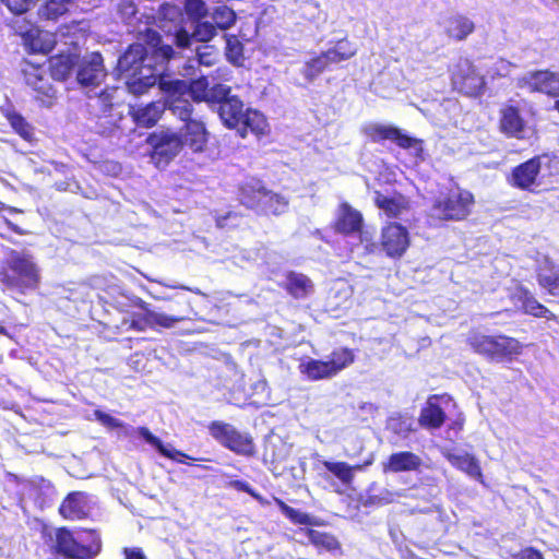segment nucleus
<instances>
[{
	"label": "nucleus",
	"instance_id": "obj_12",
	"mask_svg": "<svg viewBox=\"0 0 559 559\" xmlns=\"http://www.w3.org/2000/svg\"><path fill=\"white\" fill-rule=\"evenodd\" d=\"M555 158L543 153L520 163L507 175L508 185L521 191L533 192L540 185L539 175L543 165L549 166Z\"/></svg>",
	"mask_w": 559,
	"mask_h": 559
},
{
	"label": "nucleus",
	"instance_id": "obj_64",
	"mask_svg": "<svg viewBox=\"0 0 559 559\" xmlns=\"http://www.w3.org/2000/svg\"><path fill=\"white\" fill-rule=\"evenodd\" d=\"M0 334H7V329L2 324H0Z\"/></svg>",
	"mask_w": 559,
	"mask_h": 559
},
{
	"label": "nucleus",
	"instance_id": "obj_62",
	"mask_svg": "<svg viewBox=\"0 0 559 559\" xmlns=\"http://www.w3.org/2000/svg\"><path fill=\"white\" fill-rule=\"evenodd\" d=\"M552 108L559 114V97L555 100Z\"/></svg>",
	"mask_w": 559,
	"mask_h": 559
},
{
	"label": "nucleus",
	"instance_id": "obj_8",
	"mask_svg": "<svg viewBox=\"0 0 559 559\" xmlns=\"http://www.w3.org/2000/svg\"><path fill=\"white\" fill-rule=\"evenodd\" d=\"M474 204V194L455 186L433 200L430 216L439 222H461L471 215Z\"/></svg>",
	"mask_w": 559,
	"mask_h": 559
},
{
	"label": "nucleus",
	"instance_id": "obj_33",
	"mask_svg": "<svg viewBox=\"0 0 559 559\" xmlns=\"http://www.w3.org/2000/svg\"><path fill=\"white\" fill-rule=\"evenodd\" d=\"M300 532L308 537L309 543L318 552L335 554L342 549L338 538L330 532H322L311 527L301 528Z\"/></svg>",
	"mask_w": 559,
	"mask_h": 559
},
{
	"label": "nucleus",
	"instance_id": "obj_49",
	"mask_svg": "<svg viewBox=\"0 0 559 559\" xmlns=\"http://www.w3.org/2000/svg\"><path fill=\"white\" fill-rule=\"evenodd\" d=\"M37 0H2L7 8L14 14L27 12Z\"/></svg>",
	"mask_w": 559,
	"mask_h": 559
},
{
	"label": "nucleus",
	"instance_id": "obj_43",
	"mask_svg": "<svg viewBox=\"0 0 559 559\" xmlns=\"http://www.w3.org/2000/svg\"><path fill=\"white\" fill-rule=\"evenodd\" d=\"M226 59L234 66H241L243 61V46L236 35H225Z\"/></svg>",
	"mask_w": 559,
	"mask_h": 559
},
{
	"label": "nucleus",
	"instance_id": "obj_46",
	"mask_svg": "<svg viewBox=\"0 0 559 559\" xmlns=\"http://www.w3.org/2000/svg\"><path fill=\"white\" fill-rule=\"evenodd\" d=\"M216 35V27L211 22H195V26L193 28V37L198 41L207 43L213 39Z\"/></svg>",
	"mask_w": 559,
	"mask_h": 559
},
{
	"label": "nucleus",
	"instance_id": "obj_28",
	"mask_svg": "<svg viewBox=\"0 0 559 559\" xmlns=\"http://www.w3.org/2000/svg\"><path fill=\"white\" fill-rule=\"evenodd\" d=\"M373 203L389 218H399L404 212L409 211V199L399 191L392 195H385L381 191H374Z\"/></svg>",
	"mask_w": 559,
	"mask_h": 559
},
{
	"label": "nucleus",
	"instance_id": "obj_11",
	"mask_svg": "<svg viewBox=\"0 0 559 559\" xmlns=\"http://www.w3.org/2000/svg\"><path fill=\"white\" fill-rule=\"evenodd\" d=\"M210 435L225 449L237 455L251 457L257 453L255 443L249 433H242L233 425L213 420L207 425Z\"/></svg>",
	"mask_w": 559,
	"mask_h": 559
},
{
	"label": "nucleus",
	"instance_id": "obj_32",
	"mask_svg": "<svg viewBox=\"0 0 559 559\" xmlns=\"http://www.w3.org/2000/svg\"><path fill=\"white\" fill-rule=\"evenodd\" d=\"M445 459L456 469L465 473L480 484H485V477L478 459L468 452L447 453Z\"/></svg>",
	"mask_w": 559,
	"mask_h": 559
},
{
	"label": "nucleus",
	"instance_id": "obj_29",
	"mask_svg": "<svg viewBox=\"0 0 559 559\" xmlns=\"http://www.w3.org/2000/svg\"><path fill=\"white\" fill-rule=\"evenodd\" d=\"M166 105V102L155 100L146 105L133 106L129 114L138 127L152 128L162 118Z\"/></svg>",
	"mask_w": 559,
	"mask_h": 559
},
{
	"label": "nucleus",
	"instance_id": "obj_53",
	"mask_svg": "<svg viewBox=\"0 0 559 559\" xmlns=\"http://www.w3.org/2000/svg\"><path fill=\"white\" fill-rule=\"evenodd\" d=\"M512 559H545L542 551L534 547H525L512 555Z\"/></svg>",
	"mask_w": 559,
	"mask_h": 559
},
{
	"label": "nucleus",
	"instance_id": "obj_39",
	"mask_svg": "<svg viewBox=\"0 0 559 559\" xmlns=\"http://www.w3.org/2000/svg\"><path fill=\"white\" fill-rule=\"evenodd\" d=\"M74 0H45L38 10L41 19L47 21H57L69 11V7Z\"/></svg>",
	"mask_w": 559,
	"mask_h": 559
},
{
	"label": "nucleus",
	"instance_id": "obj_37",
	"mask_svg": "<svg viewBox=\"0 0 559 559\" xmlns=\"http://www.w3.org/2000/svg\"><path fill=\"white\" fill-rule=\"evenodd\" d=\"M3 117L10 123L11 128L23 140L32 142L34 140V128L20 112L7 109L3 111Z\"/></svg>",
	"mask_w": 559,
	"mask_h": 559
},
{
	"label": "nucleus",
	"instance_id": "obj_35",
	"mask_svg": "<svg viewBox=\"0 0 559 559\" xmlns=\"http://www.w3.org/2000/svg\"><path fill=\"white\" fill-rule=\"evenodd\" d=\"M474 29V23L464 15L451 16L447 21L445 33L454 40H464Z\"/></svg>",
	"mask_w": 559,
	"mask_h": 559
},
{
	"label": "nucleus",
	"instance_id": "obj_47",
	"mask_svg": "<svg viewBox=\"0 0 559 559\" xmlns=\"http://www.w3.org/2000/svg\"><path fill=\"white\" fill-rule=\"evenodd\" d=\"M142 308L144 310L142 313H134L129 321H126L130 330L142 332L145 331L146 329H151L148 307L145 304H143Z\"/></svg>",
	"mask_w": 559,
	"mask_h": 559
},
{
	"label": "nucleus",
	"instance_id": "obj_17",
	"mask_svg": "<svg viewBox=\"0 0 559 559\" xmlns=\"http://www.w3.org/2000/svg\"><path fill=\"white\" fill-rule=\"evenodd\" d=\"M516 86L530 93L557 98L559 97V72L549 69L530 71L518 78Z\"/></svg>",
	"mask_w": 559,
	"mask_h": 559
},
{
	"label": "nucleus",
	"instance_id": "obj_56",
	"mask_svg": "<svg viewBox=\"0 0 559 559\" xmlns=\"http://www.w3.org/2000/svg\"><path fill=\"white\" fill-rule=\"evenodd\" d=\"M228 487H230L237 491L246 492L248 495H253V488L247 481H245L242 479H234V480L228 481Z\"/></svg>",
	"mask_w": 559,
	"mask_h": 559
},
{
	"label": "nucleus",
	"instance_id": "obj_31",
	"mask_svg": "<svg viewBox=\"0 0 559 559\" xmlns=\"http://www.w3.org/2000/svg\"><path fill=\"white\" fill-rule=\"evenodd\" d=\"M538 285L551 296H559V265L545 258L536 269Z\"/></svg>",
	"mask_w": 559,
	"mask_h": 559
},
{
	"label": "nucleus",
	"instance_id": "obj_4",
	"mask_svg": "<svg viewBox=\"0 0 559 559\" xmlns=\"http://www.w3.org/2000/svg\"><path fill=\"white\" fill-rule=\"evenodd\" d=\"M81 23V21H72L61 24L57 33L41 29L32 23H23L16 24L15 33L21 37L24 48L28 53L48 55L57 45V34L61 37L85 38L87 31L80 26Z\"/></svg>",
	"mask_w": 559,
	"mask_h": 559
},
{
	"label": "nucleus",
	"instance_id": "obj_40",
	"mask_svg": "<svg viewBox=\"0 0 559 559\" xmlns=\"http://www.w3.org/2000/svg\"><path fill=\"white\" fill-rule=\"evenodd\" d=\"M323 467L338 478L344 485H350L354 479V472L361 469V465H349L346 462L322 461Z\"/></svg>",
	"mask_w": 559,
	"mask_h": 559
},
{
	"label": "nucleus",
	"instance_id": "obj_48",
	"mask_svg": "<svg viewBox=\"0 0 559 559\" xmlns=\"http://www.w3.org/2000/svg\"><path fill=\"white\" fill-rule=\"evenodd\" d=\"M136 431L147 443L154 447L162 456H171L167 452V447L158 437L153 435L147 427H139Z\"/></svg>",
	"mask_w": 559,
	"mask_h": 559
},
{
	"label": "nucleus",
	"instance_id": "obj_61",
	"mask_svg": "<svg viewBox=\"0 0 559 559\" xmlns=\"http://www.w3.org/2000/svg\"><path fill=\"white\" fill-rule=\"evenodd\" d=\"M198 56H199V60H200V62H201V63L210 64V61L204 60L205 55H204V53H202V52L200 51V49H198Z\"/></svg>",
	"mask_w": 559,
	"mask_h": 559
},
{
	"label": "nucleus",
	"instance_id": "obj_58",
	"mask_svg": "<svg viewBox=\"0 0 559 559\" xmlns=\"http://www.w3.org/2000/svg\"><path fill=\"white\" fill-rule=\"evenodd\" d=\"M124 559H146L144 552L140 548H124Z\"/></svg>",
	"mask_w": 559,
	"mask_h": 559
},
{
	"label": "nucleus",
	"instance_id": "obj_15",
	"mask_svg": "<svg viewBox=\"0 0 559 559\" xmlns=\"http://www.w3.org/2000/svg\"><path fill=\"white\" fill-rule=\"evenodd\" d=\"M364 133L373 143L390 141L400 148H413L416 157L424 158V141L405 133L395 126L373 123L366 127Z\"/></svg>",
	"mask_w": 559,
	"mask_h": 559
},
{
	"label": "nucleus",
	"instance_id": "obj_13",
	"mask_svg": "<svg viewBox=\"0 0 559 559\" xmlns=\"http://www.w3.org/2000/svg\"><path fill=\"white\" fill-rule=\"evenodd\" d=\"M22 74L25 84L34 92V99L44 107H51L57 99V90L51 84L45 66L24 59Z\"/></svg>",
	"mask_w": 559,
	"mask_h": 559
},
{
	"label": "nucleus",
	"instance_id": "obj_44",
	"mask_svg": "<svg viewBox=\"0 0 559 559\" xmlns=\"http://www.w3.org/2000/svg\"><path fill=\"white\" fill-rule=\"evenodd\" d=\"M213 24L216 28L226 31L236 22V13L227 5H218L212 12Z\"/></svg>",
	"mask_w": 559,
	"mask_h": 559
},
{
	"label": "nucleus",
	"instance_id": "obj_21",
	"mask_svg": "<svg viewBox=\"0 0 559 559\" xmlns=\"http://www.w3.org/2000/svg\"><path fill=\"white\" fill-rule=\"evenodd\" d=\"M509 297L514 304L520 305L523 313L534 318H544L548 321L559 322L558 317L539 302L525 286L519 284Z\"/></svg>",
	"mask_w": 559,
	"mask_h": 559
},
{
	"label": "nucleus",
	"instance_id": "obj_23",
	"mask_svg": "<svg viewBox=\"0 0 559 559\" xmlns=\"http://www.w3.org/2000/svg\"><path fill=\"white\" fill-rule=\"evenodd\" d=\"M364 216L360 211L354 209L349 203L342 202L338 205V213L333 222V230L343 236H361L364 231Z\"/></svg>",
	"mask_w": 559,
	"mask_h": 559
},
{
	"label": "nucleus",
	"instance_id": "obj_3",
	"mask_svg": "<svg viewBox=\"0 0 559 559\" xmlns=\"http://www.w3.org/2000/svg\"><path fill=\"white\" fill-rule=\"evenodd\" d=\"M466 344L477 355L489 361L512 362L524 352V345L507 334L487 335L473 329L466 337Z\"/></svg>",
	"mask_w": 559,
	"mask_h": 559
},
{
	"label": "nucleus",
	"instance_id": "obj_60",
	"mask_svg": "<svg viewBox=\"0 0 559 559\" xmlns=\"http://www.w3.org/2000/svg\"><path fill=\"white\" fill-rule=\"evenodd\" d=\"M255 501H258L261 506L270 504V501L266 500L261 493H259L255 489H253V495H250Z\"/></svg>",
	"mask_w": 559,
	"mask_h": 559
},
{
	"label": "nucleus",
	"instance_id": "obj_51",
	"mask_svg": "<svg viewBox=\"0 0 559 559\" xmlns=\"http://www.w3.org/2000/svg\"><path fill=\"white\" fill-rule=\"evenodd\" d=\"M167 452L171 455V456H166L167 459L173 460L178 463H181V464H190V462H188L187 460L193 461V462L194 461H207L206 459L192 457L189 454H187L180 450L174 449V448H171V449L167 448Z\"/></svg>",
	"mask_w": 559,
	"mask_h": 559
},
{
	"label": "nucleus",
	"instance_id": "obj_41",
	"mask_svg": "<svg viewBox=\"0 0 559 559\" xmlns=\"http://www.w3.org/2000/svg\"><path fill=\"white\" fill-rule=\"evenodd\" d=\"M288 206L287 200L278 193H275L271 190L267 192V197L263 200L262 205L257 212L258 215H281L283 214Z\"/></svg>",
	"mask_w": 559,
	"mask_h": 559
},
{
	"label": "nucleus",
	"instance_id": "obj_1",
	"mask_svg": "<svg viewBox=\"0 0 559 559\" xmlns=\"http://www.w3.org/2000/svg\"><path fill=\"white\" fill-rule=\"evenodd\" d=\"M158 88L162 93H171L181 98L189 99L190 97L197 104L207 103L223 106L234 96L229 85L216 83L210 86V82L204 75L188 80L162 78L158 81Z\"/></svg>",
	"mask_w": 559,
	"mask_h": 559
},
{
	"label": "nucleus",
	"instance_id": "obj_54",
	"mask_svg": "<svg viewBox=\"0 0 559 559\" xmlns=\"http://www.w3.org/2000/svg\"><path fill=\"white\" fill-rule=\"evenodd\" d=\"M193 33L190 34L186 28L180 27L175 35V43L180 48H188L191 45Z\"/></svg>",
	"mask_w": 559,
	"mask_h": 559
},
{
	"label": "nucleus",
	"instance_id": "obj_24",
	"mask_svg": "<svg viewBox=\"0 0 559 559\" xmlns=\"http://www.w3.org/2000/svg\"><path fill=\"white\" fill-rule=\"evenodd\" d=\"M76 79L83 86L98 85L105 76L104 59L100 52H92L80 59Z\"/></svg>",
	"mask_w": 559,
	"mask_h": 559
},
{
	"label": "nucleus",
	"instance_id": "obj_59",
	"mask_svg": "<svg viewBox=\"0 0 559 559\" xmlns=\"http://www.w3.org/2000/svg\"><path fill=\"white\" fill-rule=\"evenodd\" d=\"M3 223L10 230L15 233L16 235H25L26 234V231L24 229H22L20 226H17L16 224H14L12 221H10L8 218H4Z\"/></svg>",
	"mask_w": 559,
	"mask_h": 559
},
{
	"label": "nucleus",
	"instance_id": "obj_7",
	"mask_svg": "<svg viewBox=\"0 0 559 559\" xmlns=\"http://www.w3.org/2000/svg\"><path fill=\"white\" fill-rule=\"evenodd\" d=\"M90 535L86 544L79 542L74 533L67 526L55 530V540L50 546V554L61 559H94L103 550L102 537L97 530L85 528Z\"/></svg>",
	"mask_w": 559,
	"mask_h": 559
},
{
	"label": "nucleus",
	"instance_id": "obj_30",
	"mask_svg": "<svg viewBox=\"0 0 559 559\" xmlns=\"http://www.w3.org/2000/svg\"><path fill=\"white\" fill-rule=\"evenodd\" d=\"M421 459L414 452L400 451L389 455L382 464L383 473H405L415 472L420 468Z\"/></svg>",
	"mask_w": 559,
	"mask_h": 559
},
{
	"label": "nucleus",
	"instance_id": "obj_52",
	"mask_svg": "<svg viewBox=\"0 0 559 559\" xmlns=\"http://www.w3.org/2000/svg\"><path fill=\"white\" fill-rule=\"evenodd\" d=\"M145 44L151 48L152 53L158 48L162 44V36L159 33L153 28H147L144 33Z\"/></svg>",
	"mask_w": 559,
	"mask_h": 559
},
{
	"label": "nucleus",
	"instance_id": "obj_55",
	"mask_svg": "<svg viewBox=\"0 0 559 559\" xmlns=\"http://www.w3.org/2000/svg\"><path fill=\"white\" fill-rule=\"evenodd\" d=\"M175 51L173 46L167 44H160L158 48L154 51L153 56L156 59H160L163 62H167L174 58Z\"/></svg>",
	"mask_w": 559,
	"mask_h": 559
},
{
	"label": "nucleus",
	"instance_id": "obj_36",
	"mask_svg": "<svg viewBox=\"0 0 559 559\" xmlns=\"http://www.w3.org/2000/svg\"><path fill=\"white\" fill-rule=\"evenodd\" d=\"M357 52L355 45L347 38H342L328 50L323 51L330 64L340 63L353 58Z\"/></svg>",
	"mask_w": 559,
	"mask_h": 559
},
{
	"label": "nucleus",
	"instance_id": "obj_38",
	"mask_svg": "<svg viewBox=\"0 0 559 559\" xmlns=\"http://www.w3.org/2000/svg\"><path fill=\"white\" fill-rule=\"evenodd\" d=\"M274 503L278 507L281 512L295 525H319L320 522L317 518L311 516L306 512H301L297 509L288 506L284 500L277 497H273Z\"/></svg>",
	"mask_w": 559,
	"mask_h": 559
},
{
	"label": "nucleus",
	"instance_id": "obj_2",
	"mask_svg": "<svg viewBox=\"0 0 559 559\" xmlns=\"http://www.w3.org/2000/svg\"><path fill=\"white\" fill-rule=\"evenodd\" d=\"M40 273L32 255L11 249L0 264V284L10 292L22 295L36 290Z\"/></svg>",
	"mask_w": 559,
	"mask_h": 559
},
{
	"label": "nucleus",
	"instance_id": "obj_57",
	"mask_svg": "<svg viewBox=\"0 0 559 559\" xmlns=\"http://www.w3.org/2000/svg\"><path fill=\"white\" fill-rule=\"evenodd\" d=\"M465 425V417L463 414H457L448 425V431H453L455 435L460 433Z\"/></svg>",
	"mask_w": 559,
	"mask_h": 559
},
{
	"label": "nucleus",
	"instance_id": "obj_20",
	"mask_svg": "<svg viewBox=\"0 0 559 559\" xmlns=\"http://www.w3.org/2000/svg\"><path fill=\"white\" fill-rule=\"evenodd\" d=\"M168 310L170 311L169 314L157 312L148 308L151 329H170L178 322L191 320V316L193 314L190 302L186 297L174 299Z\"/></svg>",
	"mask_w": 559,
	"mask_h": 559
},
{
	"label": "nucleus",
	"instance_id": "obj_18",
	"mask_svg": "<svg viewBox=\"0 0 559 559\" xmlns=\"http://www.w3.org/2000/svg\"><path fill=\"white\" fill-rule=\"evenodd\" d=\"M380 243L389 258L400 259L411 243L408 230L400 223L389 222L382 227Z\"/></svg>",
	"mask_w": 559,
	"mask_h": 559
},
{
	"label": "nucleus",
	"instance_id": "obj_9",
	"mask_svg": "<svg viewBox=\"0 0 559 559\" xmlns=\"http://www.w3.org/2000/svg\"><path fill=\"white\" fill-rule=\"evenodd\" d=\"M147 57V49L140 43L131 44L127 50L119 57L117 61V70L120 74H124L133 80V84H139L144 87H150L155 84L165 75L157 76L150 66H145Z\"/></svg>",
	"mask_w": 559,
	"mask_h": 559
},
{
	"label": "nucleus",
	"instance_id": "obj_27",
	"mask_svg": "<svg viewBox=\"0 0 559 559\" xmlns=\"http://www.w3.org/2000/svg\"><path fill=\"white\" fill-rule=\"evenodd\" d=\"M267 192L269 189L260 179L251 178L239 185L237 199L241 205L257 213Z\"/></svg>",
	"mask_w": 559,
	"mask_h": 559
},
{
	"label": "nucleus",
	"instance_id": "obj_45",
	"mask_svg": "<svg viewBox=\"0 0 559 559\" xmlns=\"http://www.w3.org/2000/svg\"><path fill=\"white\" fill-rule=\"evenodd\" d=\"M185 12L193 22H199L209 14L207 7L203 0H186Z\"/></svg>",
	"mask_w": 559,
	"mask_h": 559
},
{
	"label": "nucleus",
	"instance_id": "obj_25",
	"mask_svg": "<svg viewBox=\"0 0 559 559\" xmlns=\"http://www.w3.org/2000/svg\"><path fill=\"white\" fill-rule=\"evenodd\" d=\"M71 40L69 44L73 47L72 51L59 52L48 58L50 75L53 80L66 81L72 73L74 67L80 61L78 52V40Z\"/></svg>",
	"mask_w": 559,
	"mask_h": 559
},
{
	"label": "nucleus",
	"instance_id": "obj_42",
	"mask_svg": "<svg viewBox=\"0 0 559 559\" xmlns=\"http://www.w3.org/2000/svg\"><path fill=\"white\" fill-rule=\"evenodd\" d=\"M330 66L331 64L322 51L305 62L302 75L308 82H313L319 75L329 69Z\"/></svg>",
	"mask_w": 559,
	"mask_h": 559
},
{
	"label": "nucleus",
	"instance_id": "obj_50",
	"mask_svg": "<svg viewBox=\"0 0 559 559\" xmlns=\"http://www.w3.org/2000/svg\"><path fill=\"white\" fill-rule=\"evenodd\" d=\"M94 416L102 425H104L107 428L117 429L123 427L122 421L99 409H96L94 412Z\"/></svg>",
	"mask_w": 559,
	"mask_h": 559
},
{
	"label": "nucleus",
	"instance_id": "obj_10",
	"mask_svg": "<svg viewBox=\"0 0 559 559\" xmlns=\"http://www.w3.org/2000/svg\"><path fill=\"white\" fill-rule=\"evenodd\" d=\"M355 360L353 349L348 347L335 348L331 352L328 360L310 358L299 364V371L308 380L319 381L330 379L338 374L342 370L352 365Z\"/></svg>",
	"mask_w": 559,
	"mask_h": 559
},
{
	"label": "nucleus",
	"instance_id": "obj_19",
	"mask_svg": "<svg viewBox=\"0 0 559 559\" xmlns=\"http://www.w3.org/2000/svg\"><path fill=\"white\" fill-rule=\"evenodd\" d=\"M451 400V396L448 394L429 395L419 412V426L428 431L440 429L447 421V414L442 403L450 402Z\"/></svg>",
	"mask_w": 559,
	"mask_h": 559
},
{
	"label": "nucleus",
	"instance_id": "obj_6",
	"mask_svg": "<svg viewBox=\"0 0 559 559\" xmlns=\"http://www.w3.org/2000/svg\"><path fill=\"white\" fill-rule=\"evenodd\" d=\"M218 115L224 126L237 130L241 138L249 133L262 136L269 129L264 115L257 109L245 108L243 102L237 95L218 107Z\"/></svg>",
	"mask_w": 559,
	"mask_h": 559
},
{
	"label": "nucleus",
	"instance_id": "obj_34",
	"mask_svg": "<svg viewBox=\"0 0 559 559\" xmlns=\"http://www.w3.org/2000/svg\"><path fill=\"white\" fill-rule=\"evenodd\" d=\"M282 287L295 299H305L313 292V283L310 277L295 271L286 273Z\"/></svg>",
	"mask_w": 559,
	"mask_h": 559
},
{
	"label": "nucleus",
	"instance_id": "obj_22",
	"mask_svg": "<svg viewBox=\"0 0 559 559\" xmlns=\"http://www.w3.org/2000/svg\"><path fill=\"white\" fill-rule=\"evenodd\" d=\"M498 128L507 138L524 140L527 123L521 115L520 107L504 104L499 110Z\"/></svg>",
	"mask_w": 559,
	"mask_h": 559
},
{
	"label": "nucleus",
	"instance_id": "obj_26",
	"mask_svg": "<svg viewBox=\"0 0 559 559\" xmlns=\"http://www.w3.org/2000/svg\"><path fill=\"white\" fill-rule=\"evenodd\" d=\"M59 514L68 521L87 519L91 512L87 495L82 491H72L66 496L59 506Z\"/></svg>",
	"mask_w": 559,
	"mask_h": 559
},
{
	"label": "nucleus",
	"instance_id": "obj_16",
	"mask_svg": "<svg viewBox=\"0 0 559 559\" xmlns=\"http://www.w3.org/2000/svg\"><path fill=\"white\" fill-rule=\"evenodd\" d=\"M182 139L177 132L159 131L151 133L146 141L152 147L151 157L157 166H166L182 150Z\"/></svg>",
	"mask_w": 559,
	"mask_h": 559
},
{
	"label": "nucleus",
	"instance_id": "obj_5",
	"mask_svg": "<svg viewBox=\"0 0 559 559\" xmlns=\"http://www.w3.org/2000/svg\"><path fill=\"white\" fill-rule=\"evenodd\" d=\"M168 108L185 124L180 128L179 136L182 139V145L188 146L192 152L204 151L209 142L210 133L204 121L194 119L193 105L188 98H181L171 93H163Z\"/></svg>",
	"mask_w": 559,
	"mask_h": 559
},
{
	"label": "nucleus",
	"instance_id": "obj_14",
	"mask_svg": "<svg viewBox=\"0 0 559 559\" xmlns=\"http://www.w3.org/2000/svg\"><path fill=\"white\" fill-rule=\"evenodd\" d=\"M452 90L468 97L483 94L486 82L474 63L468 59H460L450 70Z\"/></svg>",
	"mask_w": 559,
	"mask_h": 559
},
{
	"label": "nucleus",
	"instance_id": "obj_63",
	"mask_svg": "<svg viewBox=\"0 0 559 559\" xmlns=\"http://www.w3.org/2000/svg\"><path fill=\"white\" fill-rule=\"evenodd\" d=\"M5 209H7L9 212H11V213H19V212H21L19 209H16V207H12V206H8V207L5 206V207H4V210H5Z\"/></svg>",
	"mask_w": 559,
	"mask_h": 559
}]
</instances>
